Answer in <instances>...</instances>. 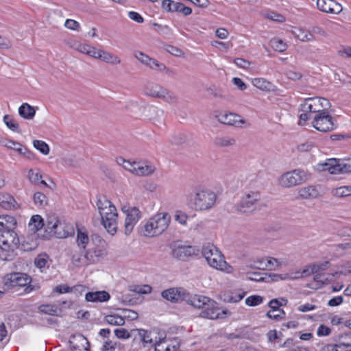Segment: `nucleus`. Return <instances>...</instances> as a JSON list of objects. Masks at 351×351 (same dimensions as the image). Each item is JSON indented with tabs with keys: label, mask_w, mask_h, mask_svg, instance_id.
Here are the masks:
<instances>
[{
	"label": "nucleus",
	"mask_w": 351,
	"mask_h": 351,
	"mask_svg": "<svg viewBox=\"0 0 351 351\" xmlns=\"http://www.w3.org/2000/svg\"><path fill=\"white\" fill-rule=\"evenodd\" d=\"M19 154L23 156L27 160L30 161H36L38 160V157L34 152L27 149L26 147L23 146L21 149V152H19Z\"/></svg>",
	"instance_id": "nucleus-58"
},
{
	"label": "nucleus",
	"mask_w": 351,
	"mask_h": 351,
	"mask_svg": "<svg viewBox=\"0 0 351 351\" xmlns=\"http://www.w3.org/2000/svg\"><path fill=\"white\" fill-rule=\"evenodd\" d=\"M300 106L301 110L303 112V113L300 115V124L302 125L301 121H305L310 119V116L308 113H315L316 114L325 112L330 107V104L329 101L325 98L310 97L306 99Z\"/></svg>",
	"instance_id": "nucleus-7"
},
{
	"label": "nucleus",
	"mask_w": 351,
	"mask_h": 351,
	"mask_svg": "<svg viewBox=\"0 0 351 351\" xmlns=\"http://www.w3.org/2000/svg\"><path fill=\"white\" fill-rule=\"evenodd\" d=\"M117 338L121 339H128L130 337V332L123 328H116L114 331Z\"/></svg>",
	"instance_id": "nucleus-61"
},
{
	"label": "nucleus",
	"mask_w": 351,
	"mask_h": 351,
	"mask_svg": "<svg viewBox=\"0 0 351 351\" xmlns=\"http://www.w3.org/2000/svg\"><path fill=\"white\" fill-rule=\"evenodd\" d=\"M218 121L226 125L240 126L245 123V121L240 119V116L228 112H221L217 115Z\"/></svg>",
	"instance_id": "nucleus-24"
},
{
	"label": "nucleus",
	"mask_w": 351,
	"mask_h": 351,
	"mask_svg": "<svg viewBox=\"0 0 351 351\" xmlns=\"http://www.w3.org/2000/svg\"><path fill=\"white\" fill-rule=\"evenodd\" d=\"M34 202L37 206H43L47 204V197L40 192H36L33 197Z\"/></svg>",
	"instance_id": "nucleus-54"
},
{
	"label": "nucleus",
	"mask_w": 351,
	"mask_h": 351,
	"mask_svg": "<svg viewBox=\"0 0 351 351\" xmlns=\"http://www.w3.org/2000/svg\"><path fill=\"white\" fill-rule=\"evenodd\" d=\"M291 32L297 39L302 42L313 41L315 39L312 33L302 28H294Z\"/></svg>",
	"instance_id": "nucleus-35"
},
{
	"label": "nucleus",
	"mask_w": 351,
	"mask_h": 351,
	"mask_svg": "<svg viewBox=\"0 0 351 351\" xmlns=\"http://www.w3.org/2000/svg\"><path fill=\"white\" fill-rule=\"evenodd\" d=\"M171 221V217L168 213H157L145 223L141 234L147 238L160 236L167 230Z\"/></svg>",
	"instance_id": "nucleus-3"
},
{
	"label": "nucleus",
	"mask_w": 351,
	"mask_h": 351,
	"mask_svg": "<svg viewBox=\"0 0 351 351\" xmlns=\"http://www.w3.org/2000/svg\"><path fill=\"white\" fill-rule=\"evenodd\" d=\"M143 113L145 118L149 120L156 121L161 118L164 114V111L155 106H149L143 109Z\"/></svg>",
	"instance_id": "nucleus-32"
},
{
	"label": "nucleus",
	"mask_w": 351,
	"mask_h": 351,
	"mask_svg": "<svg viewBox=\"0 0 351 351\" xmlns=\"http://www.w3.org/2000/svg\"><path fill=\"white\" fill-rule=\"evenodd\" d=\"M261 200L258 191H250L243 193L239 202L233 206L234 212L248 214L255 210L258 203Z\"/></svg>",
	"instance_id": "nucleus-10"
},
{
	"label": "nucleus",
	"mask_w": 351,
	"mask_h": 351,
	"mask_svg": "<svg viewBox=\"0 0 351 351\" xmlns=\"http://www.w3.org/2000/svg\"><path fill=\"white\" fill-rule=\"evenodd\" d=\"M16 201L14 198L6 193H0V206L5 209H12L14 208Z\"/></svg>",
	"instance_id": "nucleus-38"
},
{
	"label": "nucleus",
	"mask_w": 351,
	"mask_h": 351,
	"mask_svg": "<svg viewBox=\"0 0 351 351\" xmlns=\"http://www.w3.org/2000/svg\"><path fill=\"white\" fill-rule=\"evenodd\" d=\"M189 217L187 214L182 210H176L174 215V219L176 221L182 226L187 225Z\"/></svg>",
	"instance_id": "nucleus-52"
},
{
	"label": "nucleus",
	"mask_w": 351,
	"mask_h": 351,
	"mask_svg": "<svg viewBox=\"0 0 351 351\" xmlns=\"http://www.w3.org/2000/svg\"><path fill=\"white\" fill-rule=\"evenodd\" d=\"M141 341L145 346H154L155 351H165L160 349V343L166 339V334L164 331H146L141 330L139 332Z\"/></svg>",
	"instance_id": "nucleus-13"
},
{
	"label": "nucleus",
	"mask_w": 351,
	"mask_h": 351,
	"mask_svg": "<svg viewBox=\"0 0 351 351\" xmlns=\"http://www.w3.org/2000/svg\"><path fill=\"white\" fill-rule=\"evenodd\" d=\"M27 178L29 181L35 185L39 184V180L42 178V175L40 169H30L27 173Z\"/></svg>",
	"instance_id": "nucleus-48"
},
{
	"label": "nucleus",
	"mask_w": 351,
	"mask_h": 351,
	"mask_svg": "<svg viewBox=\"0 0 351 351\" xmlns=\"http://www.w3.org/2000/svg\"><path fill=\"white\" fill-rule=\"evenodd\" d=\"M93 262V254L91 252H85L84 254H75L72 258V264L76 267H81Z\"/></svg>",
	"instance_id": "nucleus-28"
},
{
	"label": "nucleus",
	"mask_w": 351,
	"mask_h": 351,
	"mask_svg": "<svg viewBox=\"0 0 351 351\" xmlns=\"http://www.w3.org/2000/svg\"><path fill=\"white\" fill-rule=\"evenodd\" d=\"M217 194L209 189H198L189 199V206L196 211H206L213 208L217 202Z\"/></svg>",
	"instance_id": "nucleus-6"
},
{
	"label": "nucleus",
	"mask_w": 351,
	"mask_h": 351,
	"mask_svg": "<svg viewBox=\"0 0 351 351\" xmlns=\"http://www.w3.org/2000/svg\"><path fill=\"white\" fill-rule=\"evenodd\" d=\"M298 195L303 199H313L319 195L318 186L315 185H309L302 187L298 190Z\"/></svg>",
	"instance_id": "nucleus-29"
},
{
	"label": "nucleus",
	"mask_w": 351,
	"mask_h": 351,
	"mask_svg": "<svg viewBox=\"0 0 351 351\" xmlns=\"http://www.w3.org/2000/svg\"><path fill=\"white\" fill-rule=\"evenodd\" d=\"M135 175L138 176H149L155 171V167L150 164L137 162Z\"/></svg>",
	"instance_id": "nucleus-34"
},
{
	"label": "nucleus",
	"mask_w": 351,
	"mask_h": 351,
	"mask_svg": "<svg viewBox=\"0 0 351 351\" xmlns=\"http://www.w3.org/2000/svg\"><path fill=\"white\" fill-rule=\"evenodd\" d=\"M143 93L152 98L160 99L169 104H176L178 101V97L173 92L153 82H147L145 84Z\"/></svg>",
	"instance_id": "nucleus-9"
},
{
	"label": "nucleus",
	"mask_w": 351,
	"mask_h": 351,
	"mask_svg": "<svg viewBox=\"0 0 351 351\" xmlns=\"http://www.w3.org/2000/svg\"><path fill=\"white\" fill-rule=\"evenodd\" d=\"M34 147L40 152L44 155H47L49 153L50 149L49 145L43 141L34 140L33 141Z\"/></svg>",
	"instance_id": "nucleus-51"
},
{
	"label": "nucleus",
	"mask_w": 351,
	"mask_h": 351,
	"mask_svg": "<svg viewBox=\"0 0 351 351\" xmlns=\"http://www.w3.org/2000/svg\"><path fill=\"white\" fill-rule=\"evenodd\" d=\"M134 56L136 59H137L141 63L149 67L153 70H157L159 71L168 72V68L162 63H160L158 60L150 58L145 53L140 51H136L134 53Z\"/></svg>",
	"instance_id": "nucleus-18"
},
{
	"label": "nucleus",
	"mask_w": 351,
	"mask_h": 351,
	"mask_svg": "<svg viewBox=\"0 0 351 351\" xmlns=\"http://www.w3.org/2000/svg\"><path fill=\"white\" fill-rule=\"evenodd\" d=\"M75 229L72 224L65 221L60 220L56 215H48L45 222V234L44 238L50 239L52 237L57 239H66L73 236Z\"/></svg>",
	"instance_id": "nucleus-2"
},
{
	"label": "nucleus",
	"mask_w": 351,
	"mask_h": 351,
	"mask_svg": "<svg viewBox=\"0 0 351 351\" xmlns=\"http://www.w3.org/2000/svg\"><path fill=\"white\" fill-rule=\"evenodd\" d=\"M2 282L7 288L26 287L30 285L32 278L26 274L11 273L4 276Z\"/></svg>",
	"instance_id": "nucleus-16"
},
{
	"label": "nucleus",
	"mask_w": 351,
	"mask_h": 351,
	"mask_svg": "<svg viewBox=\"0 0 351 351\" xmlns=\"http://www.w3.org/2000/svg\"><path fill=\"white\" fill-rule=\"evenodd\" d=\"M311 178V173L302 169H295L287 171L278 178V184L282 188H292L308 182Z\"/></svg>",
	"instance_id": "nucleus-8"
},
{
	"label": "nucleus",
	"mask_w": 351,
	"mask_h": 351,
	"mask_svg": "<svg viewBox=\"0 0 351 351\" xmlns=\"http://www.w3.org/2000/svg\"><path fill=\"white\" fill-rule=\"evenodd\" d=\"M131 291L138 294H148L152 292V287L148 285H137L134 287Z\"/></svg>",
	"instance_id": "nucleus-59"
},
{
	"label": "nucleus",
	"mask_w": 351,
	"mask_h": 351,
	"mask_svg": "<svg viewBox=\"0 0 351 351\" xmlns=\"http://www.w3.org/2000/svg\"><path fill=\"white\" fill-rule=\"evenodd\" d=\"M99 49L86 43H81L79 52L88 55L93 58L97 57V52Z\"/></svg>",
	"instance_id": "nucleus-46"
},
{
	"label": "nucleus",
	"mask_w": 351,
	"mask_h": 351,
	"mask_svg": "<svg viewBox=\"0 0 351 351\" xmlns=\"http://www.w3.org/2000/svg\"><path fill=\"white\" fill-rule=\"evenodd\" d=\"M16 249H18V243H1L0 258L3 261L12 260L16 254Z\"/></svg>",
	"instance_id": "nucleus-23"
},
{
	"label": "nucleus",
	"mask_w": 351,
	"mask_h": 351,
	"mask_svg": "<svg viewBox=\"0 0 351 351\" xmlns=\"http://www.w3.org/2000/svg\"><path fill=\"white\" fill-rule=\"evenodd\" d=\"M0 145L8 149H12L17 153L21 152L23 147V145L20 143L5 138L0 139Z\"/></svg>",
	"instance_id": "nucleus-39"
},
{
	"label": "nucleus",
	"mask_w": 351,
	"mask_h": 351,
	"mask_svg": "<svg viewBox=\"0 0 351 351\" xmlns=\"http://www.w3.org/2000/svg\"><path fill=\"white\" fill-rule=\"evenodd\" d=\"M257 265H250V267H254L257 269H263L264 267L276 268L278 267V263L276 258L267 257L265 261L257 262Z\"/></svg>",
	"instance_id": "nucleus-40"
},
{
	"label": "nucleus",
	"mask_w": 351,
	"mask_h": 351,
	"mask_svg": "<svg viewBox=\"0 0 351 351\" xmlns=\"http://www.w3.org/2000/svg\"><path fill=\"white\" fill-rule=\"evenodd\" d=\"M235 139L228 136H219L215 139V144L219 147H229L234 145Z\"/></svg>",
	"instance_id": "nucleus-43"
},
{
	"label": "nucleus",
	"mask_w": 351,
	"mask_h": 351,
	"mask_svg": "<svg viewBox=\"0 0 351 351\" xmlns=\"http://www.w3.org/2000/svg\"><path fill=\"white\" fill-rule=\"evenodd\" d=\"M117 162L119 165H122L125 170L135 175L137 162H130V160H126L121 157L117 158Z\"/></svg>",
	"instance_id": "nucleus-45"
},
{
	"label": "nucleus",
	"mask_w": 351,
	"mask_h": 351,
	"mask_svg": "<svg viewBox=\"0 0 351 351\" xmlns=\"http://www.w3.org/2000/svg\"><path fill=\"white\" fill-rule=\"evenodd\" d=\"M264 301V298L258 295H252L248 296L245 300V303L248 306H256L261 304Z\"/></svg>",
	"instance_id": "nucleus-50"
},
{
	"label": "nucleus",
	"mask_w": 351,
	"mask_h": 351,
	"mask_svg": "<svg viewBox=\"0 0 351 351\" xmlns=\"http://www.w3.org/2000/svg\"><path fill=\"white\" fill-rule=\"evenodd\" d=\"M172 256L178 261H186L189 257L196 255L199 250L195 247L183 243H172L170 245Z\"/></svg>",
	"instance_id": "nucleus-14"
},
{
	"label": "nucleus",
	"mask_w": 351,
	"mask_h": 351,
	"mask_svg": "<svg viewBox=\"0 0 351 351\" xmlns=\"http://www.w3.org/2000/svg\"><path fill=\"white\" fill-rule=\"evenodd\" d=\"M202 255L212 268L227 274H232L234 272V268L226 261L221 252L213 243H206L204 245Z\"/></svg>",
	"instance_id": "nucleus-4"
},
{
	"label": "nucleus",
	"mask_w": 351,
	"mask_h": 351,
	"mask_svg": "<svg viewBox=\"0 0 351 351\" xmlns=\"http://www.w3.org/2000/svg\"><path fill=\"white\" fill-rule=\"evenodd\" d=\"M73 288L70 287L67 285L62 284L56 286L53 289V291L57 292L60 294L66 293L72 291Z\"/></svg>",
	"instance_id": "nucleus-63"
},
{
	"label": "nucleus",
	"mask_w": 351,
	"mask_h": 351,
	"mask_svg": "<svg viewBox=\"0 0 351 351\" xmlns=\"http://www.w3.org/2000/svg\"><path fill=\"white\" fill-rule=\"evenodd\" d=\"M88 239V234L84 226L77 225V241H85Z\"/></svg>",
	"instance_id": "nucleus-56"
},
{
	"label": "nucleus",
	"mask_w": 351,
	"mask_h": 351,
	"mask_svg": "<svg viewBox=\"0 0 351 351\" xmlns=\"http://www.w3.org/2000/svg\"><path fill=\"white\" fill-rule=\"evenodd\" d=\"M271 47L275 51L284 52L287 49V45L282 40L274 38L269 42Z\"/></svg>",
	"instance_id": "nucleus-47"
},
{
	"label": "nucleus",
	"mask_w": 351,
	"mask_h": 351,
	"mask_svg": "<svg viewBox=\"0 0 351 351\" xmlns=\"http://www.w3.org/2000/svg\"><path fill=\"white\" fill-rule=\"evenodd\" d=\"M329 265L330 264L328 261H324L308 265L306 267V269L302 270L301 274H302L303 277L310 275L311 274L317 273L321 271L326 270L328 269Z\"/></svg>",
	"instance_id": "nucleus-31"
},
{
	"label": "nucleus",
	"mask_w": 351,
	"mask_h": 351,
	"mask_svg": "<svg viewBox=\"0 0 351 351\" xmlns=\"http://www.w3.org/2000/svg\"><path fill=\"white\" fill-rule=\"evenodd\" d=\"M246 292L242 289L231 291L228 295L226 301L228 302L236 303L241 301L245 295Z\"/></svg>",
	"instance_id": "nucleus-44"
},
{
	"label": "nucleus",
	"mask_w": 351,
	"mask_h": 351,
	"mask_svg": "<svg viewBox=\"0 0 351 351\" xmlns=\"http://www.w3.org/2000/svg\"><path fill=\"white\" fill-rule=\"evenodd\" d=\"M97 206L104 226L107 231L113 235L117 229V212L112 202L105 197L100 198L97 202Z\"/></svg>",
	"instance_id": "nucleus-5"
},
{
	"label": "nucleus",
	"mask_w": 351,
	"mask_h": 351,
	"mask_svg": "<svg viewBox=\"0 0 351 351\" xmlns=\"http://www.w3.org/2000/svg\"><path fill=\"white\" fill-rule=\"evenodd\" d=\"M312 125L322 132H330L336 128L333 117L328 112L316 114L313 119Z\"/></svg>",
	"instance_id": "nucleus-15"
},
{
	"label": "nucleus",
	"mask_w": 351,
	"mask_h": 351,
	"mask_svg": "<svg viewBox=\"0 0 351 351\" xmlns=\"http://www.w3.org/2000/svg\"><path fill=\"white\" fill-rule=\"evenodd\" d=\"M110 299V295L106 291H90L85 295V300L89 302H105Z\"/></svg>",
	"instance_id": "nucleus-27"
},
{
	"label": "nucleus",
	"mask_w": 351,
	"mask_h": 351,
	"mask_svg": "<svg viewBox=\"0 0 351 351\" xmlns=\"http://www.w3.org/2000/svg\"><path fill=\"white\" fill-rule=\"evenodd\" d=\"M252 84L257 88L266 92L273 90L274 88V86L271 82L262 77L252 79Z\"/></svg>",
	"instance_id": "nucleus-36"
},
{
	"label": "nucleus",
	"mask_w": 351,
	"mask_h": 351,
	"mask_svg": "<svg viewBox=\"0 0 351 351\" xmlns=\"http://www.w3.org/2000/svg\"><path fill=\"white\" fill-rule=\"evenodd\" d=\"M3 123L5 124V125L12 132L20 133V125L18 121L12 118L9 114L4 115L3 118Z\"/></svg>",
	"instance_id": "nucleus-41"
},
{
	"label": "nucleus",
	"mask_w": 351,
	"mask_h": 351,
	"mask_svg": "<svg viewBox=\"0 0 351 351\" xmlns=\"http://www.w3.org/2000/svg\"><path fill=\"white\" fill-rule=\"evenodd\" d=\"M317 8L322 12L338 14L343 10L342 5L334 0H317Z\"/></svg>",
	"instance_id": "nucleus-20"
},
{
	"label": "nucleus",
	"mask_w": 351,
	"mask_h": 351,
	"mask_svg": "<svg viewBox=\"0 0 351 351\" xmlns=\"http://www.w3.org/2000/svg\"><path fill=\"white\" fill-rule=\"evenodd\" d=\"M95 59L112 66H117L121 64V58L109 51L99 49Z\"/></svg>",
	"instance_id": "nucleus-21"
},
{
	"label": "nucleus",
	"mask_w": 351,
	"mask_h": 351,
	"mask_svg": "<svg viewBox=\"0 0 351 351\" xmlns=\"http://www.w3.org/2000/svg\"><path fill=\"white\" fill-rule=\"evenodd\" d=\"M166 51L176 57H180L184 55V52L180 49L172 45L167 46Z\"/></svg>",
	"instance_id": "nucleus-64"
},
{
	"label": "nucleus",
	"mask_w": 351,
	"mask_h": 351,
	"mask_svg": "<svg viewBox=\"0 0 351 351\" xmlns=\"http://www.w3.org/2000/svg\"><path fill=\"white\" fill-rule=\"evenodd\" d=\"M71 351H88V341L82 335H72L69 339Z\"/></svg>",
	"instance_id": "nucleus-25"
},
{
	"label": "nucleus",
	"mask_w": 351,
	"mask_h": 351,
	"mask_svg": "<svg viewBox=\"0 0 351 351\" xmlns=\"http://www.w3.org/2000/svg\"><path fill=\"white\" fill-rule=\"evenodd\" d=\"M16 226V219L13 216L0 215V241H19V237L15 232Z\"/></svg>",
	"instance_id": "nucleus-11"
},
{
	"label": "nucleus",
	"mask_w": 351,
	"mask_h": 351,
	"mask_svg": "<svg viewBox=\"0 0 351 351\" xmlns=\"http://www.w3.org/2000/svg\"><path fill=\"white\" fill-rule=\"evenodd\" d=\"M121 315L124 321L125 319L135 320L138 318V313L132 310L122 309Z\"/></svg>",
	"instance_id": "nucleus-60"
},
{
	"label": "nucleus",
	"mask_w": 351,
	"mask_h": 351,
	"mask_svg": "<svg viewBox=\"0 0 351 351\" xmlns=\"http://www.w3.org/2000/svg\"><path fill=\"white\" fill-rule=\"evenodd\" d=\"M350 273L351 270L348 271H337L334 274H319L315 275L313 280L307 284V287L310 289L317 290L333 280L335 277H339L340 275H348Z\"/></svg>",
	"instance_id": "nucleus-17"
},
{
	"label": "nucleus",
	"mask_w": 351,
	"mask_h": 351,
	"mask_svg": "<svg viewBox=\"0 0 351 351\" xmlns=\"http://www.w3.org/2000/svg\"><path fill=\"white\" fill-rule=\"evenodd\" d=\"M186 293L184 289L178 287H173L166 289L161 293L162 297L173 302H177L185 298Z\"/></svg>",
	"instance_id": "nucleus-22"
},
{
	"label": "nucleus",
	"mask_w": 351,
	"mask_h": 351,
	"mask_svg": "<svg viewBox=\"0 0 351 351\" xmlns=\"http://www.w3.org/2000/svg\"><path fill=\"white\" fill-rule=\"evenodd\" d=\"M332 194L337 197H347L351 195V186H342L332 191Z\"/></svg>",
	"instance_id": "nucleus-49"
},
{
	"label": "nucleus",
	"mask_w": 351,
	"mask_h": 351,
	"mask_svg": "<svg viewBox=\"0 0 351 351\" xmlns=\"http://www.w3.org/2000/svg\"><path fill=\"white\" fill-rule=\"evenodd\" d=\"M48 259L49 257L46 254H40L36 258L34 264L36 267L42 269L45 267L48 263Z\"/></svg>",
	"instance_id": "nucleus-55"
},
{
	"label": "nucleus",
	"mask_w": 351,
	"mask_h": 351,
	"mask_svg": "<svg viewBox=\"0 0 351 351\" xmlns=\"http://www.w3.org/2000/svg\"><path fill=\"white\" fill-rule=\"evenodd\" d=\"M315 168L317 171H326L331 174L351 172L350 164H349L347 159L339 160L336 158H328L324 162L317 164Z\"/></svg>",
	"instance_id": "nucleus-12"
},
{
	"label": "nucleus",
	"mask_w": 351,
	"mask_h": 351,
	"mask_svg": "<svg viewBox=\"0 0 351 351\" xmlns=\"http://www.w3.org/2000/svg\"><path fill=\"white\" fill-rule=\"evenodd\" d=\"M105 321L112 326H123L125 324L121 314L112 313L105 316Z\"/></svg>",
	"instance_id": "nucleus-42"
},
{
	"label": "nucleus",
	"mask_w": 351,
	"mask_h": 351,
	"mask_svg": "<svg viewBox=\"0 0 351 351\" xmlns=\"http://www.w3.org/2000/svg\"><path fill=\"white\" fill-rule=\"evenodd\" d=\"M285 313L283 310H274V311H269L266 313V316L271 319H281L284 317Z\"/></svg>",
	"instance_id": "nucleus-57"
},
{
	"label": "nucleus",
	"mask_w": 351,
	"mask_h": 351,
	"mask_svg": "<svg viewBox=\"0 0 351 351\" xmlns=\"http://www.w3.org/2000/svg\"><path fill=\"white\" fill-rule=\"evenodd\" d=\"M36 108L27 103H23L19 108V114L24 119L32 120L36 115Z\"/></svg>",
	"instance_id": "nucleus-30"
},
{
	"label": "nucleus",
	"mask_w": 351,
	"mask_h": 351,
	"mask_svg": "<svg viewBox=\"0 0 351 351\" xmlns=\"http://www.w3.org/2000/svg\"><path fill=\"white\" fill-rule=\"evenodd\" d=\"M39 310L49 315H56L58 312V308L54 304H43L39 306Z\"/></svg>",
	"instance_id": "nucleus-53"
},
{
	"label": "nucleus",
	"mask_w": 351,
	"mask_h": 351,
	"mask_svg": "<svg viewBox=\"0 0 351 351\" xmlns=\"http://www.w3.org/2000/svg\"><path fill=\"white\" fill-rule=\"evenodd\" d=\"M44 226L45 227V223L42 217L39 215H34L30 218L28 223V230L31 233L35 234Z\"/></svg>",
	"instance_id": "nucleus-33"
},
{
	"label": "nucleus",
	"mask_w": 351,
	"mask_h": 351,
	"mask_svg": "<svg viewBox=\"0 0 351 351\" xmlns=\"http://www.w3.org/2000/svg\"><path fill=\"white\" fill-rule=\"evenodd\" d=\"M77 250L91 252L93 254V262H95V258L100 257L106 254V250L95 245V243H78Z\"/></svg>",
	"instance_id": "nucleus-26"
},
{
	"label": "nucleus",
	"mask_w": 351,
	"mask_h": 351,
	"mask_svg": "<svg viewBox=\"0 0 351 351\" xmlns=\"http://www.w3.org/2000/svg\"><path fill=\"white\" fill-rule=\"evenodd\" d=\"M36 243H18V249L25 252H30L37 248Z\"/></svg>",
	"instance_id": "nucleus-62"
},
{
	"label": "nucleus",
	"mask_w": 351,
	"mask_h": 351,
	"mask_svg": "<svg viewBox=\"0 0 351 351\" xmlns=\"http://www.w3.org/2000/svg\"><path fill=\"white\" fill-rule=\"evenodd\" d=\"M187 303L195 308H202L201 316L204 318L219 319L227 314L226 310H221L215 301L204 295H192L187 299Z\"/></svg>",
	"instance_id": "nucleus-1"
},
{
	"label": "nucleus",
	"mask_w": 351,
	"mask_h": 351,
	"mask_svg": "<svg viewBox=\"0 0 351 351\" xmlns=\"http://www.w3.org/2000/svg\"><path fill=\"white\" fill-rule=\"evenodd\" d=\"M141 213L136 207H133L128 210L127 215L125 220V233L130 234L134 226L141 219Z\"/></svg>",
	"instance_id": "nucleus-19"
},
{
	"label": "nucleus",
	"mask_w": 351,
	"mask_h": 351,
	"mask_svg": "<svg viewBox=\"0 0 351 351\" xmlns=\"http://www.w3.org/2000/svg\"><path fill=\"white\" fill-rule=\"evenodd\" d=\"M302 274H301V271H291L290 273H285L281 274H274L271 275V280L273 281H281V280H295L299 278H302Z\"/></svg>",
	"instance_id": "nucleus-37"
}]
</instances>
